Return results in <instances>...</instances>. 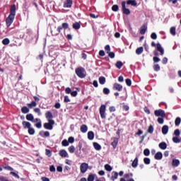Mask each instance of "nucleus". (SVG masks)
Masks as SVG:
<instances>
[{
	"label": "nucleus",
	"instance_id": "1",
	"mask_svg": "<svg viewBox=\"0 0 181 181\" xmlns=\"http://www.w3.org/2000/svg\"><path fill=\"white\" fill-rule=\"evenodd\" d=\"M16 15V5L13 4L10 8V14L8 18L6 19V25L7 28H9L13 23L15 19V16Z\"/></svg>",
	"mask_w": 181,
	"mask_h": 181
},
{
	"label": "nucleus",
	"instance_id": "2",
	"mask_svg": "<svg viewBox=\"0 0 181 181\" xmlns=\"http://www.w3.org/2000/svg\"><path fill=\"white\" fill-rule=\"evenodd\" d=\"M63 29L64 30H66V29H69V23H63L62 25L58 26V28H57V31H52L51 33L52 36H59Z\"/></svg>",
	"mask_w": 181,
	"mask_h": 181
},
{
	"label": "nucleus",
	"instance_id": "3",
	"mask_svg": "<svg viewBox=\"0 0 181 181\" xmlns=\"http://www.w3.org/2000/svg\"><path fill=\"white\" fill-rule=\"evenodd\" d=\"M76 74L79 77V78H85L86 74V69L83 67H78L76 69Z\"/></svg>",
	"mask_w": 181,
	"mask_h": 181
},
{
	"label": "nucleus",
	"instance_id": "4",
	"mask_svg": "<svg viewBox=\"0 0 181 181\" xmlns=\"http://www.w3.org/2000/svg\"><path fill=\"white\" fill-rule=\"evenodd\" d=\"M151 47H156L157 52H160L161 56H163L165 53V50H163V48L162 47V45H160V43L155 44V42H151Z\"/></svg>",
	"mask_w": 181,
	"mask_h": 181
},
{
	"label": "nucleus",
	"instance_id": "5",
	"mask_svg": "<svg viewBox=\"0 0 181 181\" xmlns=\"http://www.w3.org/2000/svg\"><path fill=\"white\" fill-rule=\"evenodd\" d=\"M53 125H54V120L49 119L48 120V123L44 124V128L45 129H49V131H52V129H53Z\"/></svg>",
	"mask_w": 181,
	"mask_h": 181
},
{
	"label": "nucleus",
	"instance_id": "6",
	"mask_svg": "<svg viewBox=\"0 0 181 181\" xmlns=\"http://www.w3.org/2000/svg\"><path fill=\"white\" fill-rule=\"evenodd\" d=\"M154 115L156 117H161L162 118H165L166 117V114L165 113V110L162 109H159L154 111Z\"/></svg>",
	"mask_w": 181,
	"mask_h": 181
},
{
	"label": "nucleus",
	"instance_id": "7",
	"mask_svg": "<svg viewBox=\"0 0 181 181\" xmlns=\"http://www.w3.org/2000/svg\"><path fill=\"white\" fill-rule=\"evenodd\" d=\"M105 110H106L105 105H101V106L99 109V112H100V117L102 118V119H105Z\"/></svg>",
	"mask_w": 181,
	"mask_h": 181
},
{
	"label": "nucleus",
	"instance_id": "8",
	"mask_svg": "<svg viewBox=\"0 0 181 181\" xmlns=\"http://www.w3.org/2000/svg\"><path fill=\"white\" fill-rule=\"evenodd\" d=\"M126 4H127V2L122 1V12L124 15H130L131 14V11L129 10V8H127V7L125 6Z\"/></svg>",
	"mask_w": 181,
	"mask_h": 181
},
{
	"label": "nucleus",
	"instance_id": "9",
	"mask_svg": "<svg viewBox=\"0 0 181 181\" xmlns=\"http://www.w3.org/2000/svg\"><path fill=\"white\" fill-rule=\"evenodd\" d=\"M81 173H86L88 170V164L87 163H83L80 165Z\"/></svg>",
	"mask_w": 181,
	"mask_h": 181
},
{
	"label": "nucleus",
	"instance_id": "10",
	"mask_svg": "<svg viewBox=\"0 0 181 181\" xmlns=\"http://www.w3.org/2000/svg\"><path fill=\"white\" fill-rule=\"evenodd\" d=\"M32 122H37L36 124H35V127H36V128H38V129H40V128H42V120L40 119H33V121Z\"/></svg>",
	"mask_w": 181,
	"mask_h": 181
},
{
	"label": "nucleus",
	"instance_id": "11",
	"mask_svg": "<svg viewBox=\"0 0 181 181\" xmlns=\"http://www.w3.org/2000/svg\"><path fill=\"white\" fill-rule=\"evenodd\" d=\"M122 85L118 83H115L113 84V90H115L116 91H122Z\"/></svg>",
	"mask_w": 181,
	"mask_h": 181
},
{
	"label": "nucleus",
	"instance_id": "12",
	"mask_svg": "<svg viewBox=\"0 0 181 181\" xmlns=\"http://www.w3.org/2000/svg\"><path fill=\"white\" fill-rule=\"evenodd\" d=\"M73 6V0H66L64 2V8H71Z\"/></svg>",
	"mask_w": 181,
	"mask_h": 181
},
{
	"label": "nucleus",
	"instance_id": "13",
	"mask_svg": "<svg viewBox=\"0 0 181 181\" xmlns=\"http://www.w3.org/2000/svg\"><path fill=\"white\" fill-rule=\"evenodd\" d=\"M146 30H148V25L144 24L140 28V35H145V33H146Z\"/></svg>",
	"mask_w": 181,
	"mask_h": 181
},
{
	"label": "nucleus",
	"instance_id": "14",
	"mask_svg": "<svg viewBox=\"0 0 181 181\" xmlns=\"http://www.w3.org/2000/svg\"><path fill=\"white\" fill-rule=\"evenodd\" d=\"M59 155L61 156L62 158H69V153L64 149L59 151Z\"/></svg>",
	"mask_w": 181,
	"mask_h": 181
},
{
	"label": "nucleus",
	"instance_id": "15",
	"mask_svg": "<svg viewBox=\"0 0 181 181\" xmlns=\"http://www.w3.org/2000/svg\"><path fill=\"white\" fill-rule=\"evenodd\" d=\"M162 158H163V154H162V152L160 151L157 152L154 156V158L156 160H160Z\"/></svg>",
	"mask_w": 181,
	"mask_h": 181
},
{
	"label": "nucleus",
	"instance_id": "16",
	"mask_svg": "<svg viewBox=\"0 0 181 181\" xmlns=\"http://www.w3.org/2000/svg\"><path fill=\"white\" fill-rule=\"evenodd\" d=\"M22 125H23L24 129H28V128L30 127H32V124H30V122H26V121H23Z\"/></svg>",
	"mask_w": 181,
	"mask_h": 181
},
{
	"label": "nucleus",
	"instance_id": "17",
	"mask_svg": "<svg viewBox=\"0 0 181 181\" xmlns=\"http://www.w3.org/2000/svg\"><path fill=\"white\" fill-rule=\"evenodd\" d=\"M72 28L75 30H78L81 28V24L79 22H75L72 24Z\"/></svg>",
	"mask_w": 181,
	"mask_h": 181
},
{
	"label": "nucleus",
	"instance_id": "18",
	"mask_svg": "<svg viewBox=\"0 0 181 181\" xmlns=\"http://www.w3.org/2000/svg\"><path fill=\"white\" fill-rule=\"evenodd\" d=\"M179 165H180V160H179V159H173L172 161V166H173V168H177V166H179Z\"/></svg>",
	"mask_w": 181,
	"mask_h": 181
},
{
	"label": "nucleus",
	"instance_id": "19",
	"mask_svg": "<svg viewBox=\"0 0 181 181\" xmlns=\"http://www.w3.org/2000/svg\"><path fill=\"white\" fill-rule=\"evenodd\" d=\"M158 146H159L160 149L165 151V149H166V148H168V144H166V142L162 141L161 143H160L158 144Z\"/></svg>",
	"mask_w": 181,
	"mask_h": 181
},
{
	"label": "nucleus",
	"instance_id": "20",
	"mask_svg": "<svg viewBox=\"0 0 181 181\" xmlns=\"http://www.w3.org/2000/svg\"><path fill=\"white\" fill-rule=\"evenodd\" d=\"M81 132L86 134L88 131V127L86 124H82L80 128Z\"/></svg>",
	"mask_w": 181,
	"mask_h": 181
},
{
	"label": "nucleus",
	"instance_id": "21",
	"mask_svg": "<svg viewBox=\"0 0 181 181\" xmlns=\"http://www.w3.org/2000/svg\"><path fill=\"white\" fill-rule=\"evenodd\" d=\"M127 5H131L132 6H136L138 5V3H136V0H128L127 1Z\"/></svg>",
	"mask_w": 181,
	"mask_h": 181
},
{
	"label": "nucleus",
	"instance_id": "22",
	"mask_svg": "<svg viewBox=\"0 0 181 181\" xmlns=\"http://www.w3.org/2000/svg\"><path fill=\"white\" fill-rule=\"evenodd\" d=\"M112 146H113L114 149L117 148V146L118 145V138L115 137L113 139V141L111 143Z\"/></svg>",
	"mask_w": 181,
	"mask_h": 181
},
{
	"label": "nucleus",
	"instance_id": "23",
	"mask_svg": "<svg viewBox=\"0 0 181 181\" xmlns=\"http://www.w3.org/2000/svg\"><path fill=\"white\" fill-rule=\"evenodd\" d=\"M169 131V127L168 125H164L162 127V133L163 134V135H166V134H168Z\"/></svg>",
	"mask_w": 181,
	"mask_h": 181
},
{
	"label": "nucleus",
	"instance_id": "24",
	"mask_svg": "<svg viewBox=\"0 0 181 181\" xmlns=\"http://www.w3.org/2000/svg\"><path fill=\"white\" fill-rule=\"evenodd\" d=\"M25 118L27 121H30L31 122H33V119H35V117H33V115H32V113H30L25 116Z\"/></svg>",
	"mask_w": 181,
	"mask_h": 181
},
{
	"label": "nucleus",
	"instance_id": "25",
	"mask_svg": "<svg viewBox=\"0 0 181 181\" xmlns=\"http://www.w3.org/2000/svg\"><path fill=\"white\" fill-rule=\"evenodd\" d=\"M37 105V103H36V101H32L30 103L27 104V107H28V108H30V109L36 107Z\"/></svg>",
	"mask_w": 181,
	"mask_h": 181
},
{
	"label": "nucleus",
	"instance_id": "26",
	"mask_svg": "<svg viewBox=\"0 0 181 181\" xmlns=\"http://www.w3.org/2000/svg\"><path fill=\"white\" fill-rule=\"evenodd\" d=\"M122 66H124V63H122V62L121 61H117L115 64V66L117 67V69H119V70H121V69H122Z\"/></svg>",
	"mask_w": 181,
	"mask_h": 181
},
{
	"label": "nucleus",
	"instance_id": "27",
	"mask_svg": "<svg viewBox=\"0 0 181 181\" xmlns=\"http://www.w3.org/2000/svg\"><path fill=\"white\" fill-rule=\"evenodd\" d=\"M88 139L90 141H93V139H94V132L93 131H90L88 132Z\"/></svg>",
	"mask_w": 181,
	"mask_h": 181
},
{
	"label": "nucleus",
	"instance_id": "28",
	"mask_svg": "<svg viewBox=\"0 0 181 181\" xmlns=\"http://www.w3.org/2000/svg\"><path fill=\"white\" fill-rule=\"evenodd\" d=\"M116 179H118V173H117L116 171H113L112 173L111 180L112 181H115Z\"/></svg>",
	"mask_w": 181,
	"mask_h": 181
},
{
	"label": "nucleus",
	"instance_id": "29",
	"mask_svg": "<svg viewBox=\"0 0 181 181\" xmlns=\"http://www.w3.org/2000/svg\"><path fill=\"white\" fill-rule=\"evenodd\" d=\"M93 148L95 149V151H101V145L97 142L93 143Z\"/></svg>",
	"mask_w": 181,
	"mask_h": 181
},
{
	"label": "nucleus",
	"instance_id": "30",
	"mask_svg": "<svg viewBox=\"0 0 181 181\" xmlns=\"http://www.w3.org/2000/svg\"><path fill=\"white\" fill-rule=\"evenodd\" d=\"M29 107H26V106H23V107H21V112L22 114H28L29 113Z\"/></svg>",
	"mask_w": 181,
	"mask_h": 181
},
{
	"label": "nucleus",
	"instance_id": "31",
	"mask_svg": "<svg viewBox=\"0 0 181 181\" xmlns=\"http://www.w3.org/2000/svg\"><path fill=\"white\" fill-rule=\"evenodd\" d=\"M132 168H136L138 166V156H136L132 163Z\"/></svg>",
	"mask_w": 181,
	"mask_h": 181
},
{
	"label": "nucleus",
	"instance_id": "32",
	"mask_svg": "<svg viewBox=\"0 0 181 181\" xmlns=\"http://www.w3.org/2000/svg\"><path fill=\"white\" fill-rule=\"evenodd\" d=\"M45 117L49 121V119H52L53 118V115L49 111H48L45 113Z\"/></svg>",
	"mask_w": 181,
	"mask_h": 181
},
{
	"label": "nucleus",
	"instance_id": "33",
	"mask_svg": "<svg viewBox=\"0 0 181 181\" xmlns=\"http://www.w3.org/2000/svg\"><path fill=\"white\" fill-rule=\"evenodd\" d=\"M105 81H106L105 77H104V76L99 77L100 84H101L103 86V85L105 84Z\"/></svg>",
	"mask_w": 181,
	"mask_h": 181
},
{
	"label": "nucleus",
	"instance_id": "34",
	"mask_svg": "<svg viewBox=\"0 0 181 181\" xmlns=\"http://www.w3.org/2000/svg\"><path fill=\"white\" fill-rule=\"evenodd\" d=\"M143 52H144V47H138L136 49V54H142Z\"/></svg>",
	"mask_w": 181,
	"mask_h": 181
},
{
	"label": "nucleus",
	"instance_id": "35",
	"mask_svg": "<svg viewBox=\"0 0 181 181\" xmlns=\"http://www.w3.org/2000/svg\"><path fill=\"white\" fill-rule=\"evenodd\" d=\"M68 151L70 153H74L76 152V148L74 146H71L68 148Z\"/></svg>",
	"mask_w": 181,
	"mask_h": 181
},
{
	"label": "nucleus",
	"instance_id": "36",
	"mask_svg": "<svg viewBox=\"0 0 181 181\" xmlns=\"http://www.w3.org/2000/svg\"><path fill=\"white\" fill-rule=\"evenodd\" d=\"M170 33L173 35V36L176 35V28L175 27H171L170 29Z\"/></svg>",
	"mask_w": 181,
	"mask_h": 181
},
{
	"label": "nucleus",
	"instance_id": "37",
	"mask_svg": "<svg viewBox=\"0 0 181 181\" xmlns=\"http://www.w3.org/2000/svg\"><path fill=\"white\" fill-rule=\"evenodd\" d=\"M180 122H181V119L180 117H177L175 120V127H179V125H180Z\"/></svg>",
	"mask_w": 181,
	"mask_h": 181
},
{
	"label": "nucleus",
	"instance_id": "38",
	"mask_svg": "<svg viewBox=\"0 0 181 181\" xmlns=\"http://www.w3.org/2000/svg\"><path fill=\"white\" fill-rule=\"evenodd\" d=\"M119 9V7L117 4H115L112 6V11H113V12H118Z\"/></svg>",
	"mask_w": 181,
	"mask_h": 181
},
{
	"label": "nucleus",
	"instance_id": "39",
	"mask_svg": "<svg viewBox=\"0 0 181 181\" xmlns=\"http://www.w3.org/2000/svg\"><path fill=\"white\" fill-rule=\"evenodd\" d=\"M28 134H29V135H35V129L30 127L28 128Z\"/></svg>",
	"mask_w": 181,
	"mask_h": 181
},
{
	"label": "nucleus",
	"instance_id": "40",
	"mask_svg": "<svg viewBox=\"0 0 181 181\" xmlns=\"http://www.w3.org/2000/svg\"><path fill=\"white\" fill-rule=\"evenodd\" d=\"M105 169L107 172H111V170H112V167H111V165H110V164H106V165H105Z\"/></svg>",
	"mask_w": 181,
	"mask_h": 181
},
{
	"label": "nucleus",
	"instance_id": "41",
	"mask_svg": "<svg viewBox=\"0 0 181 181\" xmlns=\"http://www.w3.org/2000/svg\"><path fill=\"white\" fill-rule=\"evenodd\" d=\"M10 42L11 41L9 40V38H4L2 40V44L4 45L5 46H6L7 45H9Z\"/></svg>",
	"mask_w": 181,
	"mask_h": 181
},
{
	"label": "nucleus",
	"instance_id": "42",
	"mask_svg": "<svg viewBox=\"0 0 181 181\" xmlns=\"http://www.w3.org/2000/svg\"><path fill=\"white\" fill-rule=\"evenodd\" d=\"M153 70L154 71H159L160 70V66H159V64H154L153 66Z\"/></svg>",
	"mask_w": 181,
	"mask_h": 181
},
{
	"label": "nucleus",
	"instance_id": "43",
	"mask_svg": "<svg viewBox=\"0 0 181 181\" xmlns=\"http://www.w3.org/2000/svg\"><path fill=\"white\" fill-rule=\"evenodd\" d=\"M173 141L174 144H180V139H179L177 136H175L173 138Z\"/></svg>",
	"mask_w": 181,
	"mask_h": 181
},
{
	"label": "nucleus",
	"instance_id": "44",
	"mask_svg": "<svg viewBox=\"0 0 181 181\" xmlns=\"http://www.w3.org/2000/svg\"><path fill=\"white\" fill-rule=\"evenodd\" d=\"M147 132H148V134H153V126L152 124H150L148 127Z\"/></svg>",
	"mask_w": 181,
	"mask_h": 181
},
{
	"label": "nucleus",
	"instance_id": "45",
	"mask_svg": "<svg viewBox=\"0 0 181 181\" xmlns=\"http://www.w3.org/2000/svg\"><path fill=\"white\" fill-rule=\"evenodd\" d=\"M144 163H145V165H150L151 164V158H144Z\"/></svg>",
	"mask_w": 181,
	"mask_h": 181
},
{
	"label": "nucleus",
	"instance_id": "46",
	"mask_svg": "<svg viewBox=\"0 0 181 181\" xmlns=\"http://www.w3.org/2000/svg\"><path fill=\"white\" fill-rule=\"evenodd\" d=\"M3 169H5L6 170H10L11 172H13V168L9 165L3 166Z\"/></svg>",
	"mask_w": 181,
	"mask_h": 181
},
{
	"label": "nucleus",
	"instance_id": "47",
	"mask_svg": "<svg viewBox=\"0 0 181 181\" xmlns=\"http://www.w3.org/2000/svg\"><path fill=\"white\" fill-rule=\"evenodd\" d=\"M144 155L145 156H149V155H151V151H149V149H148V148L144 149Z\"/></svg>",
	"mask_w": 181,
	"mask_h": 181
},
{
	"label": "nucleus",
	"instance_id": "48",
	"mask_svg": "<svg viewBox=\"0 0 181 181\" xmlns=\"http://www.w3.org/2000/svg\"><path fill=\"white\" fill-rule=\"evenodd\" d=\"M125 83L128 87H131V86H132V81L129 78H127L125 80Z\"/></svg>",
	"mask_w": 181,
	"mask_h": 181
},
{
	"label": "nucleus",
	"instance_id": "49",
	"mask_svg": "<svg viewBox=\"0 0 181 181\" xmlns=\"http://www.w3.org/2000/svg\"><path fill=\"white\" fill-rule=\"evenodd\" d=\"M45 155H47V156H48V158H50L52 156V151H50L49 149H46Z\"/></svg>",
	"mask_w": 181,
	"mask_h": 181
},
{
	"label": "nucleus",
	"instance_id": "50",
	"mask_svg": "<svg viewBox=\"0 0 181 181\" xmlns=\"http://www.w3.org/2000/svg\"><path fill=\"white\" fill-rule=\"evenodd\" d=\"M62 146H69V141L64 139L62 142Z\"/></svg>",
	"mask_w": 181,
	"mask_h": 181
},
{
	"label": "nucleus",
	"instance_id": "51",
	"mask_svg": "<svg viewBox=\"0 0 181 181\" xmlns=\"http://www.w3.org/2000/svg\"><path fill=\"white\" fill-rule=\"evenodd\" d=\"M174 135H175V136H180V130L179 129H176L174 131Z\"/></svg>",
	"mask_w": 181,
	"mask_h": 181
},
{
	"label": "nucleus",
	"instance_id": "52",
	"mask_svg": "<svg viewBox=\"0 0 181 181\" xmlns=\"http://www.w3.org/2000/svg\"><path fill=\"white\" fill-rule=\"evenodd\" d=\"M151 37L153 39V40H156L158 39V35L155 33H152Z\"/></svg>",
	"mask_w": 181,
	"mask_h": 181
},
{
	"label": "nucleus",
	"instance_id": "53",
	"mask_svg": "<svg viewBox=\"0 0 181 181\" xmlns=\"http://www.w3.org/2000/svg\"><path fill=\"white\" fill-rule=\"evenodd\" d=\"M103 94L108 95V94H110V89L108 88H103Z\"/></svg>",
	"mask_w": 181,
	"mask_h": 181
},
{
	"label": "nucleus",
	"instance_id": "54",
	"mask_svg": "<svg viewBox=\"0 0 181 181\" xmlns=\"http://www.w3.org/2000/svg\"><path fill=\"white\" fill-rule=\"evenodd\" d=\"M105 50L107 53H110V52H111V47H110V45H107L105 47Z\"/></svg>",
	"mask_w": 181,
	"mask_h": 181
},
{
	"label": "nucleus",
	"instance_id": "55",
	"mask_svg": "<svg viewBox=\"0 0 181 181\" xmlns=\"http://www.w3.org/2000/svg\"><path fill=\"white\" fill-rule=\"evenodd\" d=\"M10 175H12V176H14V177H16L17 179H19L21 177L19 175H18L16 173L11 171L10 173Z\"/></svg>",
	"mask_w": 181,
	"mask_h": 181
},
{
	"label": "nucleus",
	"instance_id": "56",
	"mask_svg": "<svg viewBox=\"0 0 181 181\" xmlns=\"http://www.w3.org/2000/svg\"><path fill=\"white\" fill-rule=\"evenodd\" d=\"M109 57H110V59H114V57H115V53L112 52H110L107 53Z\"/></svg>",
	"mask_w": 181,
	"mask_h": 181
},
{
	"label": "nucleus",
	"instance_id": "57",
	"mask_svg": "<svg viewBox=\"0 0 181 181\" xmlns=\"http://www.w3.org/2000/svg\"><path fill=\"white\" fill-rule=\"evenodd\" d=\"M88 181H94V175L90 174L88 177Z\"/></svg>",
	"mask_w": 181,
	"mask_h": 181
},
{
	"label": "nucleus",
	"instance_id": "58",
	"mask_svg": "<svg viewBox=\"0 0 181 181\" xmlns=\"http://www.w3.org/2000/svg\"><path fill=\"white\" fill-rule=\"evenodd\" d=\"M69 144H74V137L70 136L68 139Z\"/></svg>",
	"mask_w": 181,
	"mask_h": 181
},
{
	"label": "nucleus",
	"instance_id": "59",
	"mask_svg": "<svg viewBox=\"0 0 181 181\" xmlns=\"http://www.w3.org/2000/svg\"><path fill=\"white\" fill-rule=\"evenodd\" d=\"M153 60L154 63H159V62H160V59L158 57H153Z\"/></svg>",
	"mask_w": 181,
	"mask_h": 181
},
{
	"label": "nucleus",
	"instance_id": "60",
	"mask_svg": "<svg viewBox=\"0 0 181 181\" xmlns=\"http://www.w3.org/2000/svg\"><path fill=\"white\" fill-rule=\"evenodd\" d=\"M34 112H36L37 114H38V115H42V113L40 112V109L39 107L35 108Z\"/></svg>",
	"mask_w": 181,
	"mask_h": 181
},
{
	"label": "nucleus",
	"instance_id": "61",
	"mask_svg": "<svg viewBox=\"0 0 181 181\" xmlns=\"http://www.w3.org/2000/svg\"><path fill=\"white\" fill-rule=\"evenodd\" d=\"M65 93H66V94H71V88H66V89H65Z\"/></svg>",
	"mask_w": 181,
	"mask_h": 181
},
{
	"label": "nucleus",
	"instance_id": "62",
	"mask_svg": "<svg viewBox=\"0 0 181 181\" xmlns=\"http://www.w3.org/2000/svg\"><path fill=\"white\" fill-rule=\"evenodd\" d=\"M158 124H163L164 120H163V117H158L157 119Z\"/></svg>",
	"mask_w": 181,
	"mask_h": 181
},
{
	"label": "nucleus",
	"instance_id": "63",
	"mask_svg": "<svg viewBox=\"0 0 181 181\" xmlns=\"http://www.w3.org/2000/svg\"><path fill=\"white\" fill-rule=\"evenodd\" d=\"M64 102L70 103V98L67 95L64 96Z\"/></svg>",
	"mask_w": 181,
	"mask_h": 181
},
{
	"label": "nucleus",
	"instance_id": "64",
	"mask_svg": "<svg viewBox=\"0 0 181 181\" xmlns=\"http://www.w3.org/2000/svg\"><path fill=\"white\" fill-rule=\"evenodd\" d=\"M49 171L50 172H56V168H54V165H50Z\"/></svg>",
	"mask_w": 181,
	"mask_h": 181
}]
</instances>
